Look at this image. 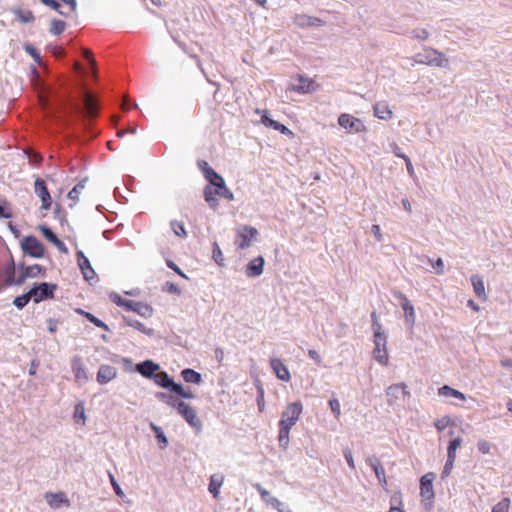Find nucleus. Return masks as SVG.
I'll return each mask as SVG.
<instances>
[{"label":"nucleus","mask_w":512,"mask_h":512,"mask_svg":"<svg viewBox=\"0 0 512 512\" xmlns=\"http://www.w3.org/2000/svg\"><path fill=\"white\" fill-rule=\"evenodd\" d=\"M174 409H176L177 413L195 430L196 434L202 431V421L199 419L192 406L179 400V402L175 404Z\"/></svg>","instance_id":"obj_3"},{"label":"nucleus","mask_w":512,"mask_h":512,"mask_svg":"<svg viewBox=\"0 0 512 512\" xmlns=\"http://www.w3.org/2000/svg\"><path fill=\"white\" fill-rule=\"evenodd\" d=\"M471 283H472L473 290H474L475 294L477 295V297L482 299V300H486L487 299V295H486V292H485V286H484L483 278L481 276H479V275H472L471 276Z\"/></svg>","instance_id":"obj_29"},{"label":"nucleus","mask_w":512,"mask_h":512,"mask_svg":"<svg viewBox=\"0 0 512 512\" xmlns=\"http://www.w3.org/2000/svg\"><path fill=\"white\" fill-rule=\"evenodd\" d=\"M413 59L417 64L432 67L447 68L449 66V60L445 54L430 47H425L422 52L415 54Z\"/></svg>","instance_id":"obj_1"},{"label":"nucleus","mask_w":512,"mask_h":512,"mask_svg":"<svg viewBox=\"0 0 512 512\" xmlns=\"http://www.w3.org/2000/svg\"><path fill=\"white\" fill-rule=\"evenodd\" d=\"M302 410H303V405H302L301 401H295L293 403H290L287 406L286 410H284L282 412L283 417L289 416V417H294L296 420H298L302 413Z\"/></svg>","instance_id":"obj_31"},{"label":"nucleus","mask_w":512,"mask_h":512,"mask_svg":"<svg viewBox=\"0 0 512 512\" xmlns=\"http://www.w3.org/2000/svg\"><path fill=\"white\" fill-rule=\"evenodd\" d=\"M74 419L76 422H80L84 425L86 420L85 407L83 403H78L74 409Z\"/></svg>","instance_id":"obj_51"},{"label":"nucleus","mask_w":512,"mask_h":512,"mask_svg":"<svg viewBox=\"0 0 512 512\" xmlns=\"http://www.w3.org/2000/svg\"><path fill=\"white\" fill-rule=\"evenodd\" d=\"M110 299L118 306L128 307V302L117 293L110 294Z\"/></svg>","instance_id":"obj_62"},{"label":"nucleus","mask_w":512,"mask_h":512,"mask_svg":"<svg viewBox=\"0 0 512 512\" xmlns=\"http://www.w3.org/2000/svg\"><path fill=\"white\" fill-rule=\"evenodd\" d=\"M152 381L159 387L168 390L171 394L173 393L178 382H175L174 378L171 377L166 371L160 368V371L155 373V377Z\"/></svg>","instance_id":"obj_14"},{"label":"nucleus","mask_w":512,"mask_h":512,"mask_svg":"<svg viewBox=\"0 0 512 512\" xmlns=\"http://www.w3.org/2000/svg\"><path fill=\"white\" fill-rule=\"evenodd\" d=\"M82 55L89 62V64L91 65L92 70H94L95 66H96V61L94 59L92 51L90 49L84 48L82 50Z\"/></svg>","instance_id":"obj_59"},{"label":"nucleus","mask_w":512,"mask_h":512,"mask_svg":"<svg viewBox=\"0 0 512 512\" xmlns=\"http://www.w3.org/2000/svg\"><path fill=\"white\" fill-rule=\"evenodd\" d=\"M393 295L396 299L400 301V306L404 311L406 324L412 327L415 324L416 318L414 306L407 298V296L403 294L401 291H395Z\"/></svg>","instance_id":"obj_10"},{"label":"nucleus","mask_w":512,"mask_h":512,"mask_svg":"<svg viewBox=\"0 0 512 512\" xmlns=\"http://www.w3.org/2000/svg\"><path fill=\"white\" fill-rule=\"evenodd\" d=\"M328 405L331 409V412L333 413V415L338 418L341 414V409H340V402L337 398H331L329 399L328 401Z\"/></svg>","instance_id":"obj_54"},{"label":"nucleus","mask_w":512,"mask_h":512,"mask_svg":"<svg viewBox=\"0 0 512 512\" xmlns=\"http://www.w3.org/2000/svg\"><path fill=\"white\" fill-rule=\"evenodd\" d=\"M265 259L259 255L249 261L245 266V275L248 278H257L263 274Z\"/></svg>","instance_id":"obj_16"},{"label":"nucleus","mask_w":512,"mask_h":512,"mask_svg":"<svg viewBox=\"0 0 512 512\" xmlns=\"http://www.w3.org/2000/svg\"><path fill=\"white\" fill-rule=\"evenodd\" d=\"M13 217V211L7 200H0V218L10 219Z\"/></svg>","instance_id":"obj_45"},{"label":"nucleus","mask_w":512,"mask_h":512,"mask_svg":"<svg viewBox=\"0 0 512 512\" xmlns=\"http://www.w3.org/2000/svg\"><path fill=\"white\" fill-rule=\"evenodd\" d=\"M181 377L186 383L200 385L203 382L201 373L192 368H185L181 371Z\"/></svg>","instance_id":"obj_27"},{"label":"nucleus","mask_w":512,"mask_h":512,"mask_svg":"<svg viewBox=\"0 0 512 512\" xmlns=\"http://www.w3.org/2000/svg\"><path fill=\"white\" fill-rule=\"evenodd\" d=\"M477 448L478 450L483 453V454H488L490 452V443L486 440H480L478 443H477Z\"/></svg>","instance_id":"obj_64"},{"label":"nucleus","mask_w":512,"mask_h":512,"mask_svg":"<svg viewBox=\"0 0 512 512\" xmlns=\"http://www.w3.org/2000/svg\"><path fill=\"white\" fill-rule=\"evenodd\" d=\"M197 166L198 168L201 170V172L203 173V176L204 178H208L209 176H212L214 173H216L217 171L212 168L207 161L205 160H202V159H199L197 161Z\"/></svg>","instance_id":"obj_44"},{"label":"nucleus","mask_w":512,"mask_h":512,"mask_svg":"<svg viewBox=\"0 0 512 512\" xmlns=\"http://www.w3.org/2000/svg\"><path fill=\"white\" fill-rule=\"evenodd\" d=\"M44 272H45V269L41 265L34 264V265L23 268V270L21 272V277H23V282H24L27 278L36 277L40 274H43Z\"/></svg>","instance_id":"obj_33"},{"label":"nucleus","mask_w":512,"mask_h":512,"mask_svg":"<svg viewBox=\"0 0 512 512\" xmlns=\"http://www.w3.org/2000/svg\"><path fill=\"white\" fill-rule=\"evenodd\" d=\"M78 266L86 280H92L95 277V271L92 268L89 259L82 251L76 253Z\"/></svg>","instance_id":"obj_20"},{"label":"nucleus","mask_w":512,"mask_h":512,"mask_svg":"<svg viewBox=\"0 0 512 512\" xmlns=\"http://www.w3.org/2000/svg\"><path fill=\"white\" fill-rule=\"evenodd\" d=\"M270 366L278 379L285 381V382L290 381V379H291L290 372H289L287 366L282 362L281 359L272 358L270 360Z\"/></svg>","instance_id":"obj_21"},{"label":"nucleus","mask_w":512,"mask_h":512,"mask_svg":"<svg viewBox=\"0 0 512 512\" xmlns=\"http://www.w3.org/2000/svg\"><path fill=\"white\" fill-rule=\"evenodd\" d=\"M451 424V419L449 416H444L440 419H437L434 423L435 428L438 431H443L447 426Z\"/></svg>","instance_id":"obj_56"},{"label":"nucleus","mask_w":512,"mask_h":512,"mask_svg":"<svg viewBox=\"0 0 512 512\" xmlns=\"http://www.w3.org/2000/svg\"><path fill=\"white\" fill-rule=\"evenodd\" d=\"M155 397L159 401L165 402L167 405H169L172 408H175V404L179 402V400H175L172 396H170L166 392H156Z\"/></svg>","instance_id":"obj_49"},{"label":"nucleus","mask_w":512,"mask_h":512,"mask_svg":"<svg viewBox=\"0 0 512 512\" xmlns=\"http://www.w3.org/2000/svg\"><path fill=\"white\" fill-rule=\"evenodd\" d=\"M117 375V371L114 367L109 365L100 366L97 373V381L100 384H106L113 380Z\"/></svg>","instance_id":"obj_25"},{"label":"nucleus","mask_w":512,"mask_h":512,"mask_svg":"<svg viewBox=\"0 0 512 512\" xmlns=\"http://www.w3.org/2000/svg\"><path fill=\"white\" fill-rule=\"evenodd\" d=\"M255 112L257 114H261L260 122L268 128H272L275 130L277 128V125L280 123L279 121H276L271 117L268 110L256 109Z\"/></svg>","instance_id":"obj_34"},{"label":"nucleus","mask_w":512,"mask_h":512,"mask_svg":"<svg viewBox=\"0 0 512 512\" xmlns=\"http://www.w3.org/2000/svg\"><path fill=\"white\" fill-rule=\"evenodd\" d=\"M222 483H223L222 477L220 479H218V478H216L215 475L211 476L210 482L208 485V490L213 495V497H215V498L218 497Z\"/></svg>","instance_id":"obj_39"},{"label":"nucleus","mask_w":512,"mask_h":512,"mask_svg":"<svg viewBox=\"0 0 512 512\" xmlns=\"http://www.w3.org/2000/svg\"><path fill=\"white\" fill-rule=\"evenodd\" d=\"M206 181L208 184L203 190L204 199L210 208L216 210L219 206V200L215 196H217L223 186H225V180L218 172H216L212 176L206 178Z\"/></svg>","instance_id":"obj_2"},{"label":"nucleus","mask_w":512,"mask_h":512,"mask_svg":"<svg viewBox=\"0 0 512 512\" xmlns=\"http://www.w3.org/2000/svg\"><path fill=\"white\" fill-rule=\"evenodd\" d=\"M343 456H344L348 466L351 469H355V462H354V459H353L352 452H351V450L349 448H345L343 450Z\"/></svg>","instance_id":"obj_60"},{"label":"nucleus","mask_w":512,"mask_h":512,"mask_svg":"<svg viewBox=\"0 0 512 512\" xmlns=\"http://www.w3.org/2000/svg\"><path fill=\"white\" fill-rule=\"evenodd\" d=\"M30 299H33L32 298V295H31V292H27L26 294H23V295H20V296H17L14 301H13V304L18 308V309H22L24 308L28 302L30 301Z\"/></svg>","instance_id":"obj_50"},{"label":"nucleus","mask_w":512,"mask_h":512,"mask_svg":"<svg viewBox=\"0 0 512 512\" xmlns=\"http://www.w3.org/2000/svg\"><path fill=\"white\" fill-rule=\"evenodd\" d=\"M387 512H405V510L402 508V496L399 491L391 496L390 509Z\"/></svg>","instance_id":"obj_36"},{"label":"nucleus","mask_w":512,"mask_h":512,"mask_svg":"<svg viewBox=\"0 0 512 512\" xmlns=\"http://www.w3.org/2000/svg\"><path fill=\"white\" fill-rule=\"evenodd\" d=\"M15 274V263L13 257L10 255L8 262L1 271V278L6 286L20 285L23 283V277H21V274L18 277H16Z\"/></svg>","instance_id":"obj_9"},{"label":"nucleus","mask_w":512,"mask_h":512,"mask_svg":"<svg viewBox=\"0 0 512 512\" xmlns=\"http://www.w3.org/2000/svg\"><path fill=\"white\" fill-rule=\"evenodd\" d=\"M161 291L163 293H167V294H170V295H176V296H180L182 291L180 289V287L173 283V282H170V281H166L162 286H161Z\"/></svg>","instance_id":"obj_41"},{"label":"nucleus","mask_w":512,"mask_h":512,"mask_svg":"<svg viewBox=\"0 0 512 512\" xmlns=\"http://www.w3.org/2000/svg\"><path fill=\"white\" fill-rule=\"evenodd\" d=\"M401 395L410 396L408 386L405 383L392 384L386 389L387 402L389 405L394 404Z\"/></svg>","instance_id":"obj_15"},{"label":"nucleus","mask_w":512,"mask_h":512,"mask_svg":"<svg viewBox=\"0 0 512 512\" xmlns=\"http://www.w3.org/2000/svg\"><path fill=\"white\" fill-rule=\"evenodd\" d=\"M217 196L229 201H232L234 199L233 192L226 185L223 186V188L220 190Z\"/></svg>","instance_id":"obj_61"},{"label":"nucleus","mask_w":512,"mask_h":512,"mask_svg":"<svg viewBox=\"0 0 512 512\" xmlns=\"http://www.w3.org/2000/svg\"><path fill=\"white\" fill-rule=\"evenodd\" d=\"M438 395L444 396V397H454V398L462 400V401L466 400V395L463 392H461L455 388H452L449 385H443V386L439 387Z\"/></svg>","instance_id":"obj_30"},{"label":"nucleus","mask_w":512,"mask_h":512,"mask_svg":"<svg viewBox=\"0 0 512 512\" xmlns=\"http://www.w3.org/2000/svg\"><path fill=\"white\" fill-rule=\"evenodd\" d=\"M297 81L298 84H293L291 90L299 94L313 93L317 91L319 88L318 83H316L313 79L302 74L297 75Z\"/></svg>","instance_id":"obj_11"},{"label":"nucleus","mask_w":512,"mask_h":512,"mask_svg":"<svg viewBox=\"0 0 512 512\" xmlns=\"http://www.w3.org/2000/svg\"><path fill=\"white\" fill-rule=\"evenodd\" d=\"M374 116L381 120H388L392 116V111L386 102H377L374 107Z\"/></svg>","instance_id":"obj_28"},{"label":"nucleus","mask_w":512,"mask_h":512,"mask_svg":"<svg viewBox=\"0 0 512 512\" xmlns=\"http://www.w3.org/2000/svg\"><path fill=\"white\" fill-rule=\"evenodd\" d=\"M21 248L25 254L34 258H42L45 253L44 245L34 236H26L21 240Z\"/></svg>","instance_id":"obj_5"},{"label":"nucleus","mask_w":512,"mask_h":512,"mask_svg":"<svg viewBox=\"0 0 512 512\" xmlns=\"http://www.w3.org/2000/svg\"><path fill=\"white\" fill-rule=\"evenodd\" d=\"M39 230L41 231L42 235L52 244L54 243V241L58 239V237L53 233V231L45 225H40Z\"/></svg>","instance_id":"obj_53"},{"label":"nucleus","mask_w":512,"mask_h":512,"mask_svg":"<svg viewBox=\"0 0 512 512\" xmlns=\"http://www.w3.org/2000/svg\"><path fill=\"white\" fill-rule=\"evenodd\" d=\"M172 394H174L182 399H194L195 398V395L190 390H185L183 385L179 382H178L177 386L175 387Z\"/></svg>","instance_id":"obj_46"},{"label":"nucleus","mask_w":512,"mask_h":512,"mask_svg":"<svg viewBox=\"0 0 512 512\" xmlns=\"http://www.w3.org/2000/svg\"><path fill=\"white\" fill-rule=\"evenodd\" d=\"M267 504L271 505L278 512H292L285 503L281 502L278 498L274 496L268 499Z\"/></svg>","instance_id":"obj_48"},{"label":"nucleus","mask_w":512,"mask_h":512,"mask_svg":"<svg viewBox=\"0 0 512 512\" xmlns=\"http://www.w3.org/2000/svg\"><path fill=\"white\" fill-rule=\"evenodd\" d=\"M45 499L50 507L54 509L60 508L62 505L70 506V500L64 492L46 493Z\"/></svg>","instance_id":"obj_24"},{"label":"nucleus","mask_w":512,"mask_h":512,"mask_svg":"<svg viewBox=\"0 0 512 512\" xmlns=\"http://www.w3.org/2000/svg\"><path fill=\"white\" fill-rule=\"evenodd\" d=\"M429 262L431 263L436 274H438V275L444 274V262H443L442 258L438 257L436 260L429 259Z\"/></svg>","instance_id":"obj_57"},{"label":"nucleus","mask_w":512,"mask_h":512,"mask_svg":"<svg viewBox=\"0 0 512 512\" xmlns=\"http://www.w3.org/2000/svg\"><path fill=\"white\" fill-rule=\"evenodd\" d=\"M150 427H151V430L154 432V435L159 444V447L161 449H165L168 446L169 441H168V438L165 435L163 429L152 422L150 423Z\"/></svg>","instance_id":"obj_32"},{"label":"nucleus","mask_w":512,"mask_h":512,"mask_svg":"<svg viewBox=\"0 0 512 512\" xmlns=\"http://www.w3.org/2000/svg\"><path fill=\"white\" fill-rule=\"evenodd\" d=\"M57 286L55 284L41 283L38 286H34L30 292L34 302L38 303L47 298H53L54 291Z\"/></svg>","instance_id":"obj_13"},{"label":"nucleus","mask_w":512,"mask_h":512,"mask_svg":"<svg viewBox=\"0 0 512 512\" xmlns=\"http://www.w3.org/2000/svg\"><path fill=\"white\" fill-rule=\"evenodd\" d=\"M257 235L258 230L255 227L243 225L237 230L235 244L239 249H245Z\"/></svg>","instance_id":"obj_7"},{"label":"nucleus","mask_w":512,"mask_h":512,"mask_svg":"<svg viewBox=\"0 0 512 512\" xmlns=\"http://www.w3.org/2000/svg\"><path fill=\"white\" fill-rule=\"evenodd\" d=\"M389 147L391 149V152L396 157L402 158V159L406 158L407 155L401 151L400 147L395 142L390 143Z\"/></svg>","instance_id":"obj_63"},{"label":"nucleus","mask_w":512,"mask_h":512,"mask_svg":"<svg viewBox=\"0 0 512 512\" xmlns=\"http://www.w3.org/2000/svg\"><path fill=\"white\" fill-rule=\"evenodd\" d=\"M85 188V181H80L77 185L74 186V188L68 193L69 200L72 201L70 204V207H73L76 205V203L79 200V196L82 192V190Z\"/></svg>","instance_id":"obj_38"},{"label":"nucleus","mask_w":512,"mask_h":512,"mask_svg":"<svg viewBox=\"0 0 512 512\" xmlns=\"http://www.w3.org/2000/svg\"><path fill=\"white\" fill-rule=\"evenodd\" d=\"M72 371L74 373L75 381L79 384H82L84 382L88 381V374L86 372V369L82 363V360L80 357L75 356L73 357L71 361Z\"/></svg>","instance_id":"obj_22"},{"label":"nucleus","mask_w":512,"mask_h":512,"mask_svg":"<svg viewBox=\"0 0 512 512\" xmlns=\"http://www.w3.org/2000/svg\"><path fill=\"white\" fill-rule=\"evenodd\" d=\"M374 350H373V356L374 359L379 362L382 365L388 364V354H387V336L384 332H377L376 335H374Z\"/></svg>","instance_id":"obj_6"},{"label":"nucleus","mask_w":512,"mask_h":512,"mask_svg":"<svg viewBox=\"0 0 512 512\" xmlns=\"http://www.w3.org/2000/svg\"><path fill=\"white\" fill-rule=\"evenodd\" d=\"M412 37H414L418 40L424 41V40L428 39L429 32L424 28H417L412 31Z\"/></svg>","instance_id":"obj_58"},{"label":"nucleus","mask_w":512,"mask_h":512,"mask_svg":"<svg viewBox=\"0 0 512 512\" xmlns=\"http://www.w3.org/2000/svg\"><path fill=\"white\" fill-rule=\"evenodd\" d=\"M84 107L90 117L97 114V107L94 97L90 93H86L84 97Z\"/></svg>","instance_id":"obj_35"},{"label":"nucleus","mask_w":512,"mask_h":512,"mask_svg":"<svg viewBox=\"0 0 512 512\" xmlns=\"http://www.w3.org/2000/svg\"><path fill=\"white\" fill-rule=\"evenodd\" d=\"M66 24L62 20L54 19L50 23L49 31L54 35H60L64 32Z\"/></svg>","instance_id":"obj_42"},{"label":"nucleus","mask_w":512,"mask_h":512,"mask_svg":"<svg viewBox=\"0 0 512 512\" xmlns=\"http://www.w3.org/2000/svg\"><path fill=\"white\" fill-rule=\"evenodd\" d=\"M170 226H171V229L173 230V232L175 233V235H177L181 238L187 237V232H186L183 222H180L177 220H172L170 222Z\"/></svg>","instance_id":"obj_43"},{"label":"nucleus","mask_w":512,"mask_h":512,"mask_svg":"<svg viewBox=\"0 0 512 512\" xmlns=\"http://www.w3.org/2000/svg\"><path fill=\"white\" fill-rule=\"evenodd\" d=\"M510 506V499L503 498L496 505L493 506L492 512H508Z\"/></svg>","instance_id":"obj_52"},{"label":"nucleus","mask_w":512,"mask_h":512,"mask_svg":"<svg viewBox=\"0 0 512 512\" xmlns=\"http://www.w3.org/2000/svg\"><path fill=\"white\" fill-rule=\"evenodd\" d=\"M366 462L374 471L379 484L383 488H385V486L387 485V480H386V475H385V469H384L380 459L377 456L372 455L366 459Z\"/></svg>","instance_id":"obj_18"},{"label":"nucleus","mask_w":512,"mask_h":512,"mask_svg":"<svg viewBox=\"0 0 512 512\" xmlns=\"http://www.w3.org/2000/svg\"><path fill=\"white\" fill-rule=\"evenodd\" d=\"M435 479V474L429 472L423 475L420 479V495L426 499L431 500L434 498V490H433V480Z\"/></svg>","instance_id":"obj_17"},{"label":"nucleus","mask_w":512,"mask_h":512,"mask_svg":"<svg viewBox=\"0 0 512 512\" xmlns=\"http://www.w3.org/2000/svg\"><path fill=\"white\" fill-rule=\"evenodd\" d=\"M289 433L290 429L279 426L278 443L282 449H287L289 445Z\"/></svg>","instance_id":"obj_40"},{"label":"nucleus","mask_w":512,"mask_h":512,"mask_svg":"<svg viewBox=\"0 0 512 512\" xmlns=\"http://www.w3.org/2000/svg\"><path fill=\"white\" fill-rule=\"evenodd\" d=\"M34 192L41 199V208L43 210H49L52 205V198L43 179L36 178L34 182Z\"/></svg>","instance_id":"obj_12"},{"label":"nucleus","mask_w":512,"mask_h":512,"mask_svg":"<svg viewBox=\"0 0 512 512\" xmlns=\"http://www.w3.org/2000/svg\"><path fill=\"white\" fill-rule=\"evenodd\" d=\"M338 124L349 133H359L366 130V127L361 119L347 113H342L339 115Z\"/></svg>","instance_id":"obj_8"},{"label":"nucleus","mask_w":512,"mask_h":512,"mask_svg":"<svg viewBox=\"0 0 512 512\" xmlns=\"http://www.w3.org/2000/svg\"><path fill=\"white\" fill-rule=\"evenodd\" d=\"M16 20L20 22L21 24H29L33 23L35 21V15L34 13L29 9L24 8H14L12 10Z\"/></svg>","instance_id":"obj_26"},{"label":"nucleus","mask_w":512,"mask_h":512,"mask_svg":"<svg viewBox=\"0 0 512 512\" xmlns=\"http://www.w3.org/2000/svg\"><path fill=\"white\" fill-rule=\"evenodd\" d=\"M130 327L140 331L141 333L149 337L154 336L155 333L154 329L148 328L144 323L140 322L139 320L133 319L132 317H130Z\"/></svg>","instance_id":"obj_37"},{"label":"nucleus","mask_w":512,"mask_h":512,"mask_svg":"<svg viewBox=\"0 0 512 512\" xmlns=\"http://www.w3.org/2000/svg\"><path fill=\"white\" fill-rule=\"evenodd\" d=\"M293 23L300 28L321 27L325 24L322 19L306 14H296Z\"/></svg>","instance_id":"obj_19"},{"label":"nucleus","mask_w":512,"mask_h":512,"mask_svg":"<svg viewBox=\"0 0 512 512\" xmlns=\"http://www.w3.org/2000/svg\"><path fill=\"white\" fill-rule=\"evenodd\" d=\"M298 420H296L294 417H283V413L281 414V419L278 423L279 426L288 428L291 430V428L296 424Z\"/></svg>","instance_id":"obj_55"},{"label":"nucleus","mask_w":512,"mask_h":512,"mask_svg":"<svg viewBox=\"0 0 512 512\" xmlns=\"http://www.w3.org/2000/svg\"><path fill=\"white\" fill-rule=\"evenodd\" d=\"M130 312L136 313L141 317L147 319L153 316L154 309L148 303L130 300Z\"/></svg>","instance_id":"obj_23"},{"label":"nucleus","mask_w":512,"mask_h":512,"mask_svg":"<svg viewBox=\"0 0 512 512\" xmlns=\"http://www.w3.org/2000/svg\"><path fill=\"white\" fill-rule=\"evenodd\" d=\"M157 371H160V364L151 359H146L142 362L136 363L133 367L132 361L130 360V372L138 373L146 379L152 380Z\"/></svg>","instance_id":"obj_4"},{"label":"nucleus","mask_w":512,"mask_h":512,"mask_svg":"<svg viewBox=\"0 0 512 512\" xmlns=\"http://www.w3.org/2000/svg\"><path fill=\"white\" fill-rule=\"evenodd\" d=\"M212 258L217 265L223 266V261H224L223 253L221 251L219 244L216 241L213 242V245H212Z\"/></svg>","instance_id":"obj_47"}]
</instances>
